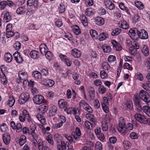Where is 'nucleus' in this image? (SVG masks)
<instances>
[{
    "label": "nucleus",
    "mask_w": 150,
    "mask_h": 150,
    "mask_svg": "<svg viewBox=\"0 0 150 150\" xmlns=\"http://www.w3.org/2000/svg\"><path fill=\"white\" fill-rule=\"evenodd\" d=\"M19 119L22 122H24L25 120L30 123L32 124L33 122L29 112L25 109L23 111L22 114L19 116Z\"/></svg>",
    "instance_id": "f257e3e1"
},
{
    "label": "nucleus",
    "mask_w": 150,
    "mask_h": 150,
    "mask_svg": "<svg viewBox=\"0 0 150 150\" xmlns=\"http://www.w3.org/2000/svg\"><path fill=\"white\" fill-rule=\"evenodd\" d=\"M126 129L125 121L123 117H120L119 119V123L117 127V129L119 132L121 133H123L126 131Z\"/></svg>",
    "instance_id": "f03ea898"
},
{
    "label": "nucleus",
    "mask_w": 150,
    "mask_h": 150,
    "mask_svg": "<svg viewBox=\"0 0 150 150\" xmlns=\"http://www.w3.org/2000/svg\"><path fill=\"white\" fill-rule=\"evenodd\" d=\"M18 76L19 78L17 79L16 81L17 83H20L22 82L23 80L27 79L28 75L26 72L22 70L18 72Z\"/></svg>",
    "instance_id": "7ed1b4c3"
},
{
    "label": "nucleus",
    "mask_w": 150,
    "mask_h": 150,
    "mask_svg": "<svg viewBox=\"0 0 150 150\" xmlns=\"http://www.w3.org/2000/svg\"><path fill=\"white\" fill-rule=\"evenodd\" d=\"M148 94V93L146 91L142 90L140 91L139 96L140 98L146 103L150 101V99Z\"/></svg>",
    "instance_id": "20e7f679"
},
{
    "label": "nucleus",
    "mask_w": 150,
    "mask_h": 150,
    "mask_svg": "<svg viewBox=\"0 0 150 150\" xmlns=\"http://www.w3.org/2000/svg\"><path fill=\"white\" fill-rule=\"evenodd\" d=\"M136 120L139 123L146 124L148 122L149 118L147 119L145 116L139 113H136L134 115Z\"/></svg>",
    "instance_id": "39448f33"
},
{
    "label": "nucleus",
    "mask_w": 150,
    "mask_h": 150,
    "mask_svg": "<svg viewBox=\"0 0 150 150\" xmlns=\"http://www.w3.org/2000/svg\"><path fill=\"white\" fill-rule=\"evenodd\" d=\"M33 100L34 103L40 105L44 102V98L42 95H38L34 96Z\"/></svg>",
    "instance_id": "423d86ee"
},
{
    "label": "nucleus",
    "mask_w": 150,
    "mask_h": 150,
    "mask_svg": "<svg viewBox=\"0 0 150 150\" xmlns=\"http://www.w3.org/2000/svg\"><path fill=\"white\" fill-rule=\"evenodd\" d=\"M138 31L139 30L136 28H132L129 31V35L132 39L136 40L137 38Z\"/></svg>",
    "instance_id": "0eeeda50"
},
{
    "label": "nucleus",
    "mask_w": 150,
    "mask_h": 150,
    "mask_svg": "<svg viewBox=\"0 0 150 150\" xmlns=\"http://www.w3.org/2000/svg\"><path fill=\"white\" fill-rule=\"evenodd\" d=\"M15 60L18 64L22 63L24 61L23 57L21 54L18 51L15 52L13 54Z\"/></svg>",
    "instance_id": "6e6552de"
},
{
    "label": "nucleus",
    "mask_w": 150,
    "mask_h": 150,
    "mask_svg": "<svg viewBox=\"0 0 150 150\" xmlns=\"http://www.w3.org/2000/svg\"><path fill=\"white\" fill-rule=\"evenodd\" d=\"M138 35V37L142 39H146L148 37L147 31L144 29L139 30Z\"/></svg>",
    "instance_id": "1a4fd4ad"
},
{
    "label": "nucleus",
    "mask_w": 150,
    "mask_h": 150,
    "mask_svg": "<svg viewBox=\"0 0 150 150\" xmlns=\"http://www.w3.org/2000/svg\"><path fill=\"white\" fill-rule=\"evenodd\" d=\"M36 128V125L34 124L30 126V130L29 131V134H31L33 140L37 141L38 140V137L37 135L35 133V130Z\"/></svg>",
    "instance_id": "9d476101"
},
{
    "label": "nucleus",
    "mask_w": 150,
    "mask_h": 150,
    "mask_svg": "<svg viewBox=\"0 0 150 150\" xmlns=\"http://www.w3.org/2000/svg\"><path fill=\"white\" fill-rule=\"evenodd\" d=\"M104 3L106 7L110 10H112L115 8V5L109 0H105Z\"/></svg>",
    "instance_id": "9b49d317"
},
{
    "label": "nucleus",
    "mask_w": 150,
    "mask_h": 150,
    "mask_svg": "<svg viewBox=\"0 0 150 150\" xmlns=\"http://www.w3.org/2000/svg\"><path fill=\"white\" fill-rule=\"evenodd\" d=\"M111 42L113 48L116 51H120L122 50V47L119 43L114 40H112Z\"/></svg>",
    "instance_id": "f8f14e48"
},
{
    "label": "nucleus",
    "mask_w": 150,
    "mask_h": 150,
    "mask_svg": "<svg viewBox=\"0 0 150 150\" xmlns=\"http://www.w3.org/2000/svg\"><path fill=\"white\" fill-rule=\"evenodd\" d=\"M2 137L3 142L6 145H8L10 142L11 137L10 134L6 133L3 134Z\"/></svg>",
    "instance_id": "ddd939ff"
},
{
    "label": "nucleus",
    "mask_w": 150,
    "mask_h": 150,
    "mask_svg": "<svg viewBox=\"0 0 150 150\" xmlns=\"http://www.w3.org/2000/svg\"><path fill=\"white\" fill-rule=\"evenodd\" d=\"M59 107L61 109H64V110L66 111V109L67 108V103L62 99L59 100L58 101Z\"/></svg>",
    "instance_id": "4468645a"
},
{
    "label": "nucleus",
    "mask_w": 150,
    "mask_h": 150,
    "mask_svg": "<svg viewBox=\"0 0 150 150\" xmlns=\"http://www.w3.org/2000/svg\"><path fill=\"white\" fill-rule=\"evenodd\" d=\"M148 105L143 106L142 110L149 117H150V101L146 103Z\"/></svg>",
    "instance_id": "2eb2a0df"
},
{
    "label": "nucleus",
    "mask_w": 150,
    "mask_h": 150,
    "mask_svg": "<svg viewBox=\"0 0 150 150\" xmlns=\"http://www.w3.org/2000/svg\"><path fill=\"white\" fill-rule=\"evenodd\" d=\"M71 54L75 58H78L81 55V53L76 48L73 49L71 51Z\"/></svg>",
    "instance_id": "dca6fc26"
},
{
    "label": "nucleus",
    "mask_w": 150,
    "mask_h": 150,
    "mask_svg": "<svg viewBox=\"0 0 150 150\" xmlns=\"http://www.w3.org/2000/svg\"><path fill=\"white\" fill-rule=\"evenodd\" d=\"M95 23L99 26H101L103 25L105 23V20L102 17L98 16L95 19Z\"/></svg>",
    "instance_id": "f3484780"
},
{
    "label": "nucleus",
    "mask_w": 150,
    "mask_h": 150,
    "mask_svg": "<svg viewBox=\"0 0 150 150\" xmlns=\"http://www.w3.org/2000/svg\"><path fill=\"white\" fill-rule=\"evenodd\" d=\"M30 55L31 58L34 59H38L40 57V53L35 50L31 51Z\"/></svg>",
    "instance_id": "a211bd4d"
},
{
    "label": "nucleus",
    "mask_w": 150,
    "mask_h": 150,
    "mask_svg": "<svg viewBox=\"0 0 150 150\" xmlns=\"http://www.w3.org/2000/svg\"><path fill=\"white\" fill-rule=\"evenodd\" d=\"M89 93V96L91 99H93L95 95V91L94 88L92 86H89L88 89Z\"/></svg>",
    "instance_id": "6ab92c4d"
},
{
    "label": "nucleus",
    "mask_w": 150,
    "mask_h": 150,
    "mask_svg": "<svg viewBox=\"0 0 150 150\" xmlns=\"http://www.w3.org/2000/svg\"><path fill=\"white\" fill-rule=\"evenodd\" d=\"M4 66V65H2L1 67V70L2 72V74H1V81L2 83L4 85H6L7 83V80L6 78V76L3 72L2 69V68Z\"/></svg>",
    "instance_id": "aec40b11"
},
{
    "label": "nucleus",
    "mask_w": 150,
    "mask_h": 150,
    "mask_svg": "<svg viewBox=\"0 0 150 150\" xmlns=\"http://www.w3.org/2000/svg\"><path fill=\"white\" fill-rule=\"evenodd\" d=\"M119 27L124 29L126 30L129 28V25L125 21H121L119 23Z\"/></svg>",
    "instance_id": "412c9836"
},
{
    "label": "nucleus",
    "mask_w": 150,
    "mask_h": 150,
    "mask_svg": "<svg viewBox=\"0 0 150 150\" xmlns=\"http://www.w3.org/2000/svg\"><path fill=\"white\" fill-rule=\"evenodd\" d=\"M32 76L36 80H40L42 78L40 72L37 71H34L33 73Z\"/></svg>",
    "instance_id": "4be33fe9"
},
{
    "label": "nucleus",
    "mask_w": 150,
    "mask_h": 150,
    "mask_svg": "<svg viewBox=\"0 0 150 150\" xmlns=\"http://www.w3.org/2000/svg\"><path fill=\"white\" fill-rule=\"evenodd\" d=\"M16 13L18 15H23L26 12V10L25 7L23 6L19 7L16 10Z\"/></svg>",
    "instance_id": "5701e85b"
},
{
    "label": "nucleus",
    "mask_w": 150,
    "mask_h": 150,
    "mask_svg": "<svg viewBox=\"0 0 150 150\" xmlns=\"http://www.w3.org/2000/svg\"><path fill=\"white\" fill-rule=\"evenodd\" d=\"M72 28L73 32L76 35H79L81 33V30L78 25H73Z\"/></svg>",
    "instance_id": "b1692460"
},
{
    "label": "nucleus",
    "mask_w": 150,
    "mask_h": 150,
    "mask_svg": "<svg viewBox=\"0 0 150 150\" xmlns=\"http://www.w3.org/2000/svg\"><path fill=\"white\" fill-rule=\"evenodd\" d=\"M4 59L8 62H11L13 59L12 55L9 52L6 53L4 55Z\"/></svg>",
    "instance_id": "393cba45"
},
{
    "label": "nucleus",
    "mask_w": 150,
    "mask_h": 150,
    "mask_svg": "<svg viewBox=\"0 0 150 150\" xmlns=\"http://www.w3.org/2000/svg\"><path fill=\"white\" fill-rule=\"evenodd\" d=\"M142 52L144 56H148L149 54V52L148 47L145 45H143V47L142 49Z\"/></svg>",
    "instance_id": "a878e982"
},
{
    "label": "nucleus",
    "mask_w": 150,
    "mask_h": 150,
    "mask_svg": "<svg viewBox=\"0 0 150 150\" xmlns=\"http://www.w3.org/2000/svg\"><path fill=\"white\" fill-rule=\"evenodd\" d=\"M133 100L134 104H137L138 103H141L142 100L137 93L135 94L134 96Z\"/></svg>",
    "instance_id": "bb28decb"
},
{
    "label": "nucleus",
    "mask_w": 150,
    "mask_h": 150,
    "mask_svg": "<svg viewBox=\"0 0 150 150\" xmlns=\"http://www.w3.org/2000/svg\"><path fill=\"white\" fill-rule=\"evenodd\" d=\"M12 19L11 16L9 12L6 11L4 15V20L7 22L10 21Z\"/></svg>",
    "instance_id": "cd10ccee"
},
{
    "label": "nucleus",
    "mask_w": 150,
    "mask_h": 150,
    "mask_svg": "<svg viewBox=\"0 0 150 150\" xmlns=\"http://www.w3.org/2000/svg\"><path fill=\"white\" fill-rule=\"evenodd\" d=\"M40 73L43 78L47 77L49 76L48 70L47 69H42L40 70Z\"/></svg>",
    "instance_id": "c85d7f7f"
},
{
    "label": "nucleus",
    "mask_w": 150,
    "mask_h": 150,
    "mask_svg": "<svg viewBox=\"0 0 150 150\" xmlns=\"http://www.w3.org/2000/svg\"><path fill=\"white\" fill-rule=\"evenodd\" d=\"M48 107L47 105H42L39 108L40 111L43 114L45 113L48 109Z\"/></svg>",
    "instance_id": "c756f323"
},
{
    "label": "nucleus",
    "mask_w": 150,
    "mask_h": 150,
    "mask_svg": "<svg viewBox=\"0 0 150 150\" xmlns=\"http://www.w3.org/2000/svg\"><path fill=\"white\" fill-rule=\"evenodd\" d=\"M108 35L105 32H103L100 34L98 36V38H99L100 41H103L106 39L108 37Z\"/></svg>",
    "instance_id": "7c9ffc66"
},
{
    "label": "nucleus",
    "mask_w": 150,
    "mask_h": 150,
    "mask_svg": "<svg viewBox=\"0 0 150 150\" xmlns=\"http://www.w3.org/2000/svg\"><path fill=\"white\" fill-rule=\"evenodd\" d=\"M57 111V108L54 107L52 108L51 109L49 110V112L48 114V115L49 117H52L55 115Z\"/></svg>",
    "instance_id": "2f4dec72"
},
{
    "label": "nucleus",
    "mask_w": 150,
    "mask_h": 150,
    "mask_svg": "<svg viewBox=\"0 0 150 150\" xmlns=\"http://www.w3.org/2000/svg\"><path fill=\"white\" fill-rule=\"evenodd\" d=\"M120 8L122 10L125 11L128 14L130 15V13L129 12V10L128 8L125 6L124 4L123 3H120L119 4V5Z\"/></svg>",
    "instance_id": "473e14b6"
},
{
    "label": "nucleus",
    "mask_w": 150,
    "mask_h": 150,
    "mask_svg": "<svg viewBox=\"0 0 150 150\" xmlns=\"http://www.w3.org/2000/svg\"><path fill=\"white\" fill-rule=\"evenodd\" d=\"M86 14L87 16H92L95 14L94 11L91 8H87L85 11Z\"/></svg>",
    "instance_id": "72a5a7b5"
},
{
    "label": "nucleus",
    "mask_w": 150,
    "mask_h": 150,
    "mask_svg": "<svg viewBox=\"0 0 150 150\" xmlns=\"http://www.w3.org/2000/svg\"><path fill=\"white\" fill-rule=\"evenodd\" d=\"M44 80L45 81V85L49 87H52L54 84V81L51 79L47 80L45 79Z\"/></svg>",
    "instance_id": "f704fd0d"
},
{
    "label": "nucleus",
    "mask_w": 150,
    "mask_h": 150,
    "mask_svg": "<svg viewBox=\"0 0 150 150\" xmlns=\"http://www.w3.org/2000/svg\"><path fill=\"white\" fill-rule=\"evenodd\" d=\"M90 33L93 39H95L98 38V34L95 30L93 29L90 30Z\"/></svg>",
    "instance_id": "c9c22d12"
},
{
    "label": "nucleus",
    "mask_w": 150,
    "mask_h": 150,
    "mask_svg": "<svg viewBox=\"0 0 150 150\" xmlns=\"http://www.w3.org/2000/svg\"><path fill=\"white\" fill-rule=\"evenodd\" d=\"M102 48L104 52L105 53L109 52L111 50L110 46L106 44L103 45L102 46Z\"/></svg>",
    "instance_id": "e433bc0d"
},
{
    "label": "nucleus",
    "mask_w": 150,
    "mask_h": 150,
    "mask_svg": "<svg viewBox=\"0 0 150 150\" xmlns=\"http://www.w3.org/2000/svg\"><path fill=\"white\" fill-rule=\"evenodd\" d=\"M15 101V100L14 97L13 96H11L9 97L7 104L9 107H11L14 105Z\"/></svg>",
    "instance_id": "4c0bfd02"
},
{
    "label": "nucleus",
    "mask_w": 150,
    "mask_h": 150,
    "mask_svg": "<svg viewBox=\"0 0 150 150\" xmlns=\"http://www.w3.org/2000/svg\"><path fill=\"white\" fill-rule=\"evenodd\" d=\"M81 22L85 27H86L88 25V21L87 18L84 14H82L81 16Z\"/></svg>",
    "instance_id": "58836bf2"
},
{
    "label": "nucleus",
    "mask_w": 150,
    "mask_h": 150,
    "mask_svg": "<svg viewBox=\"0 0 150 150\" xmlns=\"http://www.w3.org/2000/svg\"><path fill=\"white\" fill-rule=\"evenodd\" d=\"M0 129L1 131L2 132H6L8 130V128L5 123H3L0 125Z\"/></svg>",
    "instance_id": "ea45409f"
},
{
    "label": "nucleus",
    "mask_w": 150,
    "mask_h": 150,
    "mask_svg": "<svg viewBox=\"0 0 150 150\" xmlns=\"http://www.w3.org/2000/svg\"><path fill=\"white\" fill-rule=\"evenodd\" d=\"M122 31V30L120 28H117L113 30L111 33L112 36H115L118 35Z\"/></svg>",
    "instance_id": "a19ab883"
},
{
    "label": "nucleus",
    "mask_w": 150,
    "mask_h": 150,
    "mask_svg": "<svg viewBox=\"0 0 150 150\" xmlns=\"http://www.w3.org/2000/svg\"><path fill=\"white\" fill-rule=\"evenodd\" d=\"M61 145L64 150H67V147L68 148L70 146L69 143L68 142H65L64 141H61Z\"/></svg>",
    "instance_id": "79ce46f5"
},
{
    "label": "nucleus",
    "mask_w": 150,
    "mask_h": 150,
    "mask_svg": "<svg viewBox=\"0 0 150 150\" xmlns=\"http://www.w3.org/2000/svg\"><path fill=\"white\" fill-rule=\"evenodd\" d=\"M101 67L103 69L105 70H109L110 69V66L107 62H103L102 65Z\"/></svg>",
    "instance_id": "37998d69"
},
{
    "label": "nucleus",
    "mask_w": 150,
    "mask_h": 150,
    "mask_svg": "<svg viewBox=\"0 0 150 150\" xmlns=\"http://www.w3.org/2000/svg\"><path fill=\"white\" fill-rule=\"evenodd\" d=\"M47 48V46L45 44L43 43L41 45L40 47V53L43 54V53H45L46 49Z\"/></svg>",
    "instance_id": "c03bdc74"
},
{
    "label": "nucleus",
    "mask_w": 150,
    "mask_h": 150,
    "mask_svg": "<svg viewBox=\"0 0 150 150\" xmlns=\"http://www.w3.org/2000/svg\"><path fill=\"white\" fill-rule=\"evenodd\" d=\"M58 10L59 13H63L65 11V8L63 3H61L58 6Z\"/></svg>",
    "instance_id": "a18cd8bd"
},
{
    "label": "nucleus",
    "mask_w": 150,
    "mask_h": 150,
    "mask_svg": "<svg viewBox=\"0 0 150 150\" xmlns=\"http://www.w3.org/2000/svg\"><path fill=\"white\" fill-rule=\"evenodd\" d=\"M38 147L39 150H42L44 147L43 141L41 139L38 140Z\"/></svg>",
    "instance_id": "49530a36"
},
{
    "label": "nucleus",
    "mask_w": 150,
    "mask_h": 150,
    "mask_svg": "<svg viewBox=\"0 0 150 150\" xmlns=\"http://www.w3.org/2000/svg\"><path fill=\"white\" fill-rule=\"evenodd\" d=\"M26 137L24 135H21L19 139V143L21 146L23 145L26 142Z\"/></svg>",
    "instance_id": "de8ad7c7"
},
{
    "label": "nucleus",
    "mask_w": 150,
    "mask_h": 150,
    "mask_svg": "<svg viewBox=\"0 0 150 150\" xmlns=\"http://www.w3.org/2000/svg\"><path fill=\"white\" fill-rule=\"evenodd\" d=\"M106 91V89L103 86H100L98 88V92L100 94H103Z\"/></svg>",
    "instance_id": "09e8293b"
},
{
    "label": "nucleus",
    "mask_w": 150,
    "mask_h": 150,
    "mask_svg": "<svg viewBox=\"0 0 150 150\" xmlns=\"http://www.w3.org/2000/svg\"><path fill=\"white\" fill-rule=\"evenodd\" d=\"M129 50L130 53L133 55L137 54V49L134 48L133 46H131L129 48Z\"/></svg>",
    "instance_id": "8fccbe9b"
},
{
    "label": "nucleus",
    "mask_w": 150,
    "mask_h": 150,
    "mask_svg": "<svg viewBox=\"0 0 150 150\" xmlns=\"http://www.w3.org/2000/svg\"><path fill=\"white\" fill-rule=\"evenodd\" d=\"M135 4L136 6L139 9H142L144 8V6L140 1H137L135 2Z\"/></svg>",
    "instance_id": "3c124183"
},
{
    "label": "nucleus",
    "mask_w": 150,
    "mask_h": 150,
    "mask_svg": "<svg viewBox=\"0 0 150 150\" xmlns=\"http://www.w3.org/2000/svg\"><path fill=\"white\" fill-rule=\"evenodd\" d=\"M123 146L125 149H127L131 146V144L128 141H125L123 142Z\"/></svg>",
    "instance_id": "603ef678"
},
{
    "label": "nucleus",
    "mask_w": 150,
    "mask_h": 150,
    "mask_svg": "<svg viewBox=\"0 0 150 150\" xmlns=\"http://www.w3.org/2000/svg\"><path fill=\"white\" fill-rule=\"evenodd\" d=\"M23 96H21L20 95L19 98L18 100V103L21 105L24 104L25 103L28 101L26 99H25V98H23Z\"/></svg>",
    "instance_id": "864d4df0"
},
{
    "label": "nucleus",
    "mask_w": 150,
    "mask_h": 150,
    "mask_svg": "<svg viewBox=\"0 0 150 150\" xmlns=\"http://www.w3.org/2000/svg\"><path fill=\"white\" fill-rule=\"evenodd\" d=\"M46 139L50 145H53L54 142L52 137L49 136L46 137Z\"/></svg>",
    "instance_id": "5fc2aeb1"
},
{
    "label": "nucleus",
    "mask_w": 150,
    "mask_h": 150,
    "mask_svg": "<svg viewBox=\"0 0 150 150\" xmlns=\"http://www.w3.org/2000/svg\"><path fill=\"white\" fill-rule=\"evenodd\" d=\"M126 106L128 109L130 110H132L133 109V104L132 101H127L126 103Z\"/></svg>",
    "instance_id": "6e6d98bb"
},
{
    "label": "nucleus",
    "mask_w": 150,
    "mask_h": 150,
    "mask_svg": "<svg viewBox=\"0 0 150 150\" xmlns=\"http://www.w3.org/2000/svg\"><path fill=\"white\" fill-rule=\"evenodd\" d=\"M21 96H23V98H25L27 100V101H28L30 98V95L28 92H24L21 94L20 95Z\"/></svg>",
    "instance_id": "4d7b16f0"
},
{
    "label": "nucleus",
    "mask_w": 150,
    "mask_h": 150,
    "mask_svg": "<svg viewBox=\"0 0 150 150\" xmlns=\"http://www.w3.org/2000/svg\"><path fill=\"white\" fill-rule=\"evenodd\" d=\"M21 44L18 41H16L14 45V47L17 50H19L21 48Z\"/></svg>",
    "instance_id": "13d9d810"
},
{
    "label": "nucleus",
    "mask_w": 150,
    "mask_h": 150,
    "mask_svg": "<svg viewBox=\"0 0 150 150\" xmlns=\"http://www.w3.org/2000/svg\"><path fill=\"white\" fill-rule=\"evenodd\" d=\"M72 135L71 136H70L68 134H64L63 136L65 137L69 142L70 143H72L73 142V137Z\"/></svg>",
    "instance_id": "bf43d9fd"
},
{
    "label": "nucleus",
    "mask_w": 150,
    "mask_h": 150,
    "mask_svg": "<svg viewBox=\"0 0 150 150\" xmlns=\"http://www.w3.org/2000/svg\"><path fill=\"white\" fill-rule=\"evenodd\" d=\"M108 128V125L107 122L105 121L104 123L102 124V129L103 131H106L107 130Z\"/></svg>",
    "instance_id": "052dcab7"
},
{
    "label": "nucleus",
    "mask_w": 150,
    "mask_h": 150,
    "mask_svg": "<svg viewBox=\"0 0 150 150\" xmlns=\"http://www.w3.org/2000/svg\"><path fill=\"white\" fill-rule=\"evenodd\" d=\"M132 22L133 23H135L139 21V16L137 14H134L132 17Z\"/></svg>",
    "instance_id": "680f3d73"
},
{
    "label": "nucleus",
    "mask_w": 150,
    "mask_h": 150,
    "mask_svg": "<svg viewBox=\"0 0 150 150\" xmlns=\"http://www.w3.org/2000/svg\"><path fill=\"white\" fill-rule=\"evenodd\" d=\"M102 145L100 142H97L96 144L95 148L96 150H102Z\"/></svg>",
    "instance_id": "e2e57ef3"
},
{
    "label": "nucleus",
    "mask_w": 150,
    "mask_h": 150,
    "mask_svg": "<svg viewBox=\"0 0 150 150\" xmlns=\"http://www.w3.org/2000/svg\"><path fill=\"white\" fill-rule=\"evenodd\" d=\"M59 57L61 59V61L63 62L66 61V60L68 59V57L64 54H60L59 55Z\"/></svg>",
    "instance_id": "0e129e2a"
},
{
    "label": "nucleus",
    "mask_w": 150,
    "mask_h": 150,
    "mask_svg": "<svg viewBox=\"0 0 150 150\" xmlns=\"http://www.w3.org/2000/svg\"><path fill=\"white\" fill-rule=\"evenodd\" d=\"M6 1H0V9L3 10L4 9L6 6Z\"/></svg>",
    "instance_id": "69168bd1"
},
{
    "label": "nucleus",
    "mask_w": 150,
    "mask_h": 150,
    "mask_svg": "<svg viewBox=\"0 0 150 150\" xmlns=\"http://www.w3.org/2000/svg\"><path fill=\"white\" fill-rule=\"evenodd\" d=\"M102 108L103 111L106 113L109 112V109L108 106L105 103H103L102 104Z\"/></svg>",
    "instance_id": "338daca9"
},
{
    "label": "nucleus",
    "mask_w": 150,
    "mask_h": 150,
    "mask_svg": "<svg viewBox=\"0 0 150 150\" xmlns=\"http://www.w3.org/2000/svg\"><path fill=\"white\" fill-rule=\"evenodd\" d=\"M93 83L96 86H101L102 82L100 80L96 79L94 81Z\"/></svg>",
    "instance_id": "774afa93"
}]
</instances>
